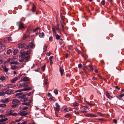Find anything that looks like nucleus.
<instances>
[{"instance_id": "obj_1", "label": "nucleus", "mask_w": 124, "mask_h": 124, "mask_svg": "<svg viewBox=\"0 0 124 124\" xmlns=\"http://www.w3.org/2000/svg\"><path fill=\"white\" fill-rule=\"evenodd\" d=\"M56 26L55 27L54 26H52V30L53 31V30L54 28L55 29V31H57L58 33L60 34L61 33V30L59 27L60 25L59 24V21L57 20H56Z\"/></svg>"}, {"instance_id": "obj_2", "label": "nucleus", "mask_w": 124, "mask_h": 124, "mask_svg": "<svg viewBox=\"0 0 124 124\" xmlns=\"http://www.w3.org/2000/svg\"><path fill=\"white\" fill-rule=\"evenodd\" d=\"M19 103V101L17 99L13 100L12 102V104L13 105H12L11 107L12 108H15L18 107Z\"/></svg>"}, {"instance_id": "obj_3", "label": "nucleus", "mask_w": 124, "mask_h": 124, "mask_svg": "<svg viewBox=\"0 0 124 124\" xmlns=\"http://www.w3.org/2000/svg\"><path fill=\"white\" fill-rule=\"evenodd\" d=\"M5 41L4 40L0 41V52L3 51L6 48V46L4 44Z\"/></svg>"}, {"instance_id": "obj_4", "label": "nucleus", "mask_w": 124, "mask_h": 124, "mask_svg": "<svg viewBox=\"0 0 124 124\" xmlns=\"http://www.w3.org/2000/svg\"><path fill=\"white\" fill-rule=\"evenodd\" d=\"M16 98L17 99H23L25 96V95L23 92L17 93L15 94Z\"/></svg>"}, {"instance_id": "obj_5", "label": "nucleus", "mask_w": 124, "mask_h": 124, "mask_svg": "<svg viewBox=\"0 0 124 124\" xmlns=\"http://www.w3.org/2000/svg\"><path fill=\"white\" fill-rule=\"evenodd\" d=\"M7 114L8 116H16L18 115V114L14 112L13 110H10L8 111Z\"/></svg>"}, {"instance_id": "obj_6", "label": "nucleus", "mask_w": 124, "mask_h": 124, "mask_svg": "<svg viewBox=\"0 0 124 124\" xmlns=\"http://www.w3.org/2000/svg\"><path fill=\"white\" fill-rule=\"evenodd\" d=\"M21 56L19 57V61L21 62H23L24 61V55L21 52Z\"/></svg>"}, {"instance_id": "obj_7", "label": "nucleus", "mask_w": 124, "mask_h": 124, "mask_svg": "<svg viewBox=\"0 0 124 124\" xmlns=\"http://www.w3.org/2000/svg\"><path fill=\"white\" fill-rule=\"evenodd\" d=\"M17 24L18 25L19 29H21L24 27V24L21 21L17 22Z\"/></svg>"}, {"instance_id": "obj_8", "label": "nucleus", "mask_w": 124, "mask_h": 124, "mask_svg": "<svg viewBox=\"0 0 124 124\" xmlns=\"http://www.w3.org/2000/svg\"><path fill=\"white\" fill-rule=\"evenodd\" d=\"M34 46V44L32 42H31L27 46H25L24 48L28 49V48H33Z\"/></svg>"}, {"instance_id": "obj_9", "label": "nucleus", "mask_w": 124, "mask_h": 124, "mask_svg": "<svg viewBox=\"0 0 124 124\" xmlns=\"http://www.w3.org/2000/svg\"><path fill=\"white\" fill-rule=\"evenodd\" d=\"M53 31L54 35L56 37V39L57 40L60 39L61 37V36L58 34H56V31H55L54 28V29Z\"/></svg>"}, {"instance_id": "obj_10", "label": "nucleus", "mask_w": 124, "mask_h": 124, "mask_svg": "<svg viewBox=\"0 0 124 124\" xmlns=\"http://www.w3.org/2000/svg\"><path fill=\"white\" fill-rule=\"evenodd\" d=\"M26 44L25 43L22 42L18 44V47L20 48H22L23 47H24L26 46Z\"/></svg>"}, {"instance_id": "obj_11", "label": "nucleus", "mask_w": 124, "mask_h": 124, "mask_svg": "<svg viewBox=\"0 0 124 124\" xmlns=\"http://www.w3.org/2000/svg\"><path fill=\"white\" fill-rule=\"evenodd\" d=\"M10 101V98H8L2 99L1 100V102L2 103H6L9 102Z\"/></svg>"}, {"instance_id": "obj_12", "label": "nucleus", "mask_w": 124, "mask_h": 124, "mask_svg": "<svg viewBox=\"0 0 124 124\" xmlns=\"http://www.w3.org/2000/svg\"><path fill=\"white\" fill-rule=\"evenodd\" d=\"M31 50H27L26 52H25L24 51H21V52H22L23 54L25 56V55H28L30 54L31 53Z\"/></svg>"}, {"instance_id": "obj_13", "label": "nucleus", "mask_w": 124, "mask_h": 124, "mask_svg": "<svg viewBox=\"0 0 124 124\" xmlns=\"http://www.w3.org/2000/svg\"><path fill=\"white\" fill-rule=\"evenodd\" d=\"M106 95L107 98L110 100H111V98H113V97L112 96L110 95L108 91H107Z\"/></svg>"}, {"instance_id": "obj_14", "label": "nucleus", "mask_w": 124, "mask_h": 124, "mask_svg": "<svg viewBox=\"0 0 124 124\" xmlns=\"http://www.w3.org/2000/svg\"><path fill=\"white\" fill-rule=\"evenodd\" d=\"M12 92V90L11 89H9L7 90L5 92L6 94L8 95L11 94Z\"/></svg>"}, {"instance_id": "obj_15", "label": "nucleus", "mask_w": 124, "mask_h": 124, "mask_svg": "<svg viewBox=\"0 0 124 124\" xmlns=\"http://www.w3.org/2000/svg\"><path fill=\"white\" fill-rule=\"evenodd\" d=\"M24 60L25 59L26 61L28 62L30 58V55L26 56L25 55L24 56Z\"/></svg>"}, {"instance_id": "obj_16", "label": "nucleus", "mask_w": 124, "mask_h": 124, "mask_svg": "<svg viewBox=\"0 0 124 124\" xmlns=\"http://www.w3.org/2000/svg\"><path fill=\"white\" fill-rule=\"evenodd\" d=\"M29 81V78L27 77H24L22 81L21 80V82L23 81Z\"/></svg>"}, {"instance_id": "obj_17", "label": "nucleus", "mask_w": 124, "mask_h": 124, "mask_svg": "<svg viewBox=\"0 0 124 124\" xmlns=\"http://www.w3.org/2000/svg\"><path fill=\"white\" fill-rule=\"evenodd\" d=\"M16 86L12 84H8L7 85V87L8 88L15 87Z\"/></svg>"}, {"instance_id": "obj_18", "label": "nucleus", "mask_w": 124, "mask_h": 124, "mask_svg": "<svg viewBox=\"0 0 124 124\" xmlns=\"http://www.w3.org/2000/svg\"><path fill=\"white\" fill-rule=\"evenodd\" d=\"M18 79V78L17 77H15L12 79L11 80V82L12 83H15L16 81Z\"/></svg>"}, {"instance_id": "obj_19", "label": "nucleus", "mask_w": 124, "mask_h": 124, "mask_svg": "<svg viewBox=\"0 0 124 124\" xmlns=\"http://www.w3.org/2000/svg\"><path fill=\"white\" fill-rule=\"evenodd\" d=\"M27 113L25 111L21 112L20 113V115L22 116H24L27 115Z\"/></svg>"}, {"instance_id": "obj_20", "label": "nucleus", "mask_w": 124, "mask_h": 124, "mask_svg": "<svg viewBox=\"0 0 124 124\" xmlns=\"http://www.w3.org/2000/svg\"><path fill=\"white\" fill-rule=\"evenodd\" d=\"M55 105L56 106V108L57 110L58 111L60 109L59 108L60 107V106L59 105L58 103H56Z\"/></svg>"}, {"instance_id": "obj_21", "label": "nucleus", "mask_w": 124, "mask_h": 124, "mask_svg": "<svg viewBox=\"0 0 124 124\" xmlns=\"http://www.w3.org/2000/svg\"><path fill=\"white\" fill-rule=\"evenodd\" d=\"M2 67L5 72H7L8 71V68H7L6 66H2Z\"/></svg>"}, {"instance_id": "obj_22", "label": "nucleus", "mask_w": 124, "mask_h": 124, "mask_svg": "<svg viewBox=\"0 0 124 124\" xmlns=\"http://www.w3.org/2000/svg\"><path fill=\"white\" fill-rule=\"evenodd\" d=\"M32 87V86H30V87H28V88H26L24 89V91H27L29 90H31Z\"/></svg>"}, {"instance_id": "obj_23", "label": "nucleus", "mask_w": 124, "mask_h": 124, "mask_svg": "<svg viewBox=\"0 0 124 124\" xmlns=\"http://www.w3.org/2000/svg\"><path fill=\"white\" fill-rule=\"evenodd\" d=\"M19 63V62L17 61L12 62H10L11 64H18Z\"/></svg>"}, {"instance_id": "obj_24", "label": "nucleus", "mask_w": 124, "mask_h": 124, "mask_svg": "<svg viewBox=\"0 0 124 124\" xmlns=\"http://www.w3.org/2000/svg\"><path fill=\"white\" fill-rule=\"evenodd\" d=\"M8 119L7 118H2L1 119H0V122H5V121L7 120Z\"/></svg>"}, {"instance_id": "obj_25", "label": "nucleus", "mask_w": 124, "mask_h": 124, "mask_svg": "<svg viewBox=\"0 0 124 124\" xmlns=\"http://www.w3.org/2000/svg\"><path fill=\"white\" fill-rule=\"evenodd\" d=\"M25 85V83H21L19 84V85L18 86V88H20L21 87L24 86Z\"/></svg>"}, {"instance_id": "obj_26", "label": "nucleus", "mask_w": 124, "mask_h": 124, "mask_svg": "<svg viewBox=\"0 0 124 124\" xmlns=\"http://www.w3.org/2000/svg\"><path fill=\"white\" fill-rule=\"evenodd\" d=\"M36 7L34 5L33 7H32V8L31 9V10H32L33 12H34L35 11Z\"/></svg>"}, {"instance_id": "obj_27", "label": "nucleus", "mask_w": 124, "mask_h": 124, "mask_svg": "<svg viewBox=\"0 0 124 124\" xmlns=\"http://www.w3.org/2000/svg\"><path fill=\"white\" fill-rule=\"evenodd\" d=\"M90 117H97L96 115H94L93 114L89 113Z\"/></svg>"}, {"instance_id": "obj_28", "label": "nucleus", "mask_w": 124, "mask_h": 124, "mask_svg": "<svg viewBox=\"0 0 124 124\" xmlns=\"http://www.w3.org/2000/svg\"><path fill=\"white\" fill-rule=\"evenodd\" d=\"M5 77L3 76H1L0 78V79L2 81H3V80H5Z\"/></svg>"}, {"instance_id": "obj_29", "label": "nucleus", "mask_w": 124, "mask_h": 124, "mask_svg": "<svg viewBox=\"0 0 124 124\" xmlns=\"http://www.w3.org/2000/svg\"><path fill=\"white\" fill-rule=\"evenodd\" d=\"M46 66V65L45 64H44L43 66H42L41 68V70L43 71H44L45 70V67Z\"/></svg>"}, {"instance_id": "obj_30", "label": "nucleus", "mask_w": 124, "mask_h": 124, "mask_svg": "<svg viewBox=\"0 0 124 124\" xmlns=\"http://www.w3.org/2000/svg\"><path fill=\"white\" fill-rule=\"evenodd\" d=\"M17 67L16 65L11 66V69L13 70H15L17 69Z\"/></svg>"}, {"instance_id": "obj_31", "label": "nucleus", "mask_w": 124, "mask_h": 124, "mask_svg": "<svg viewBox=\"0 0 124 124\" xmlns=\"http://www.w3.org/2000/svg\"><path fill=\"white\" fill-rule=\"evenodd\" d=\"M23 91H24V89H19L18 90H16L15 91V92L16 93H17L18 92H21Z\"/></svg>"}, {"instance_id": "obj_32", "label": "nucleus", "mask_w": 124, "mask_h": 124, "mask_svg": "<svg viewBox=\"0 0 124 124\" xmlns=\"http://www.w3.org/2000/svg\"><path fill=\"white\" fill-rule=\"evenodd\" d=\"M18 52V50L17 49H16L14 50V55H16L17 54Z\"/></svg>"}, {"instance_id": "obj_33", "label": "nucleus", "mask_w": 124, "mask_h": 124, "mask_svg": "<svg viewBox=\"0 0 124 124\" xmlns=\"http://www.w3.org/2000/svg\"><path fill=\"white\" fill-rule=\"evenodd\" d=\"M44 34L43 32L40 33L39 34V37L41 38H43L44 36Z\"/></svg>"}, {"instance_id": "obj_34", "label": "nucleus", "mask_w": 124, "mask_h": 124, "mask_svg": "<svg viewBox=\"0 0 124 124\" xmlns=\"http://www.w3.org/2000/svg\"><path fill=\"white\" fill-rule=\"evenodd\" d=\"M6 106V104H0V107H5Z\"/></svg>"}, {"instance_id": "obj_35", "label": "nucleus", "mask_w": 124, "mask_h": 124, "mask_svg": "<svg viewBox=\"0 0 124 124\" xmlns=\"http://www.w3.org/2000/svg\"><path fill=\"white\" fill-rule=\"evenodd\" d=\"M59 70H60V71L61 73L62 76L63 74V71L62 70V69L61 67L60 68Z\"/></svg>"}, {"instance_id": "obj_36", "label": "nucleus", "mask_w": 124, "mask_h": 124, "mask_svg": "<svg viewBox=\"0 0 124 124\" xmlns=\"http://www.w3.org/2000/svg\"><path fill=\"white\" fill-rule=\"evenodd\" d=\"M71 114H70L67 113L65 116V117H66L68 118L71 116Z\"/></svg>"}, {"instance_id": "obj_37", "label": "nucleus", "mask_w": 124, "mask_h": 124, "mask_svg": "<svg viewBox=\"0 0 124 124\" xmlns=\"http://www.w3.org/2000/svg\"><path fill=\"white\" fill-rule=\"evenodd\" d=\"M5 94V92H2L0 93V95L1 96H4Z\"/></svg>"}, {"instance_id": "obj_38", "label": "nucleus", "mask_w": 124, "mask_h": 124, "mask_svg": "<svg viewBox=\"0 0 124 124\" xmlns=\"http://www.w3.org/2000/svg\"><path fill=\"white\" fill-rule=\"evenodd\" d=\"M68 48L69 49L72 50L73 49V46L72 45L68 46Z\"/></svg>"}, {"instance_id": "obj_39", "label": "nucleus", "mask_w": 124, "mask_h": 124, "mask_svg": "<svg viewBox=\"0 0 124 124\" xmlns=\"http://www.w3.org/2000/svg\"><path fill=\"white\" fill-rule=\"evenodd\" d=\"M31 29L30 27L29 28L27 29V32L28 33H30L31 31Z\"/></svg>"}, {"instance_id": "obj_40", "label": "nucleus", "mask_w": 124, "mask_h": 124, "mask_svg": "<svg viewBox=\"0 0 124 124\" xmlns=\"http://www.w3.org/2000/svg\"><path fill=\"white\" fill-rule=\"evenodd\" d=\"M12 37H8V41L10 42V41H12Z\"/></svg>"}, {"instance_id": "obj_41", "label": "nucleus", "mask_w": 124, "mask_h": 124, "mask_svg": "<svg viewBox=\"0 0 124 124\" xmlns=\"http://www.w3.org/2000/svg\"><path fill=\"white\" fill-rule=\"evenodd\" d=\"M5 117V116L4 115L1 114L0 115V118H3Z\"/></svg>"}, {"instance_id": "obj_42", "label": "nucleus", "mask_w": 124, "mask_h": 124, "mask_svg": "<svg viewBox=\"0 0 124 124\" xmlns=\"http://www.w3.org/2000/svg\"><path fill=\"white\" fill-rule=\"evenodd\" d=\"M11 52V50L10 49H9L7 51V54H10Z\"/></svg>"}, {"instance_id": "obj_43", "label": "nucleus", "mask_w": 124, "mask_h": 124, "mask_svg": "<svg viewBox=\"0 0 124 124\" xmlns=\"http://www.w3.org/2000/svg\"><path fill=\"white\" fill-rule=\"evenodd\" d=\"M83 108L84 110H86L88 108V107L87 106H85L83 107Z\"/></svg>"}, {"instance_id": "obj_44", "label": "nucleus", "mask_w": 124, "mask_h": 124, "mask_svg": "<svg viewBox=\"0 0 124 124\" xmlns=\"http://www.w3.org/2000/svg\"><path fill=\"white\" fill-rule=\"evenodd\" d=\"M73 105L74 106H76L78 105V104L77 102H74L73 103Z\"/></svg>"}, {"instance_id": "obj_45", "label": "nucleus", "mask_w": 124, "mask_h": 124, "mask_svg": "<svg viewBox=\"0 0 124 124\" xmlns=\"http://www.w3.org/2000/svg\"><path fill=\"white\" fill-rule=\"evenodd\" d=\"M54 92L55 94H58V91L57 90L55 89H54Z\"/></svg>"}, {"instance_id": "obj_46", "label": "nucleus", "mask_w": 124, "mask_h": 124, "mask_svg": "<svg viewBox=\"0 0 124 124\" xmlns=\"http://www.w3.org/2000/svg\"><path fill=\"white\" fill-rule=\"evenodd\" d=\"M22 104L23 105H25L27 106H28L29 105V103H25L24 102L22 103Z\"/></svg>"}, {"instance_id": "obj_47", "label": "nucleus", "mask_w": 124, "mask_h": 124, "mask_svg": "<svg viewBox=\"0 0 124 124\" xmlns=\"http://www.w3.org/2000/svg\"><path fill=\"white\" fill-rule=\"evenodd\" d=\"M27 38V36L26 34H24L23 36V40H25Z\"/></svg>"}, {"instance_id": "obj_48", "label": "nucleus", "mask_w": 124, "mask_h": 124, "mask_svg": "<svg viewBox=\"0 0 124 124\" xmlns=\"http://www.w3.org/2000/svg\"><path fill=\"white\" fill-rule=\"evenodd\" d=\"M47 79H45L44 81V84H45V85H47Z\"/></svg>"}, {"instance_id": "obj_49", "label": "nucleus", "mask_w": 124, "mask_h": 124, "mask_svg": "<svg viewBox=\"0 0 124 124\" xmlns=\"http://www.w3.org/2000/svg\"><path fill=\"white\" fill-rule=\"evenodd\" d=\"M63 40L62 39H60L59 43L60 45H61L62 43Z\"/></svg>"}, {"instance_id": "obj_50", "label": "nucleus", "mask_w": 124, "mask_h": 124, "mask_svg": "<svg viewBox=\"0 0 124 124\" xmlns=\"http://www.w3.org/2000/svg\"><path fill=\"white\" fill-rule=\"evenodd\" d=\"M78 67L79 68H81L82 67V65L81 63H80L78 64Z\"/></svg>"}, {"instance_id": "obj_51", "label": "nucleus", "mask_w": 124, "mask_h": 124, "mask_svg": "<svg viewBox=\"0 0 124 124\" xmlns=\"http://www.w3.org/2000/svg\"><path fill=\"white\" fill-rule=\"evenodd\" d=\"M49 40L50 41H53V37L52 36L50 37L49 38Z\"/></svg>"}, {"instance_id": "obj_52", "label": "nucleus", "mask_w": 124, "mask_h": 124, "mask_svg": "<svg viewBox=\"0 0 124 124\" xmlns=\"http://www.w3.org/2000/svg\"><path fill=\"white\" fill-rule=\"evenodd\" d=\"M47 45H46L44 46V48L45 50V51H46L47 50Z\"/></svg>"}, {"instance_id": "obj_53", "label": "nucleus", "mask_w": 124, "mask_h": 124, "mask_svg": "<svg viewBox=\"0 0 124 124\" xmlns=\"http://www.w3.org/2000/svg\"><path fill=\"white\" fill-rule=\"evenodd\" d=\"M98 114L100 116H103V114L99 112L98 113Z\"/></svg>"}, {"instance_id": "obj_54", "label": "nucleus", "mask_w": 124, "mask_h": 124, "mask_svg": "<svg viewBox=\"0 0 124 124\" xmlns=\"http://www.w3.org/2000/svg\"><path fill=\"white\" fill-rule=\"evenodd\" d=\"M28 109V108L27 107H24L23 109V110H27Z\"/></svg>"}, {"instance_id": "obj_55", "label": "nucleus", "mask_w": 124, "mask_h": 124, "mask_svg": "<svg viewBox=\"0 0 124 124\" xmlns=\"http://www.w3.org/2000/svg\"><path fill=\"white\" fill-rule=\"evenodd\" d=\"M10 58H9L6 61H5V62H9L10 61Z\"/></svg>"}, {"instance_id": "obj_56", "label": "nucleus", "mask_w": 124, "mask_h": 124, "mask_svg": "<svg viewBox=\"0 0 124 124\" xmlns=\"http://www.w3.org/2000/svg\"><path fill=\"white\" fill-rule=\"evenodd\" d=\"M53 56H50L49 58V61L52 60V59L53 58Z\"/></svg>"}, {"instance_id": "obj_57", "label": "nucleus", "mask_w": 124, "mask_h": 124, "mask_svg": "<svg viewBox=\"0 0 124 124\" xmlns=\"http://www.w3.org/2000/svg\"><path fill=\"white\" fill-rule=\"evenodd\" d=\"M85 8H86L87 9V11L89 12L90 13V9H89V8L86 7Z\"/></svg>"}, {"instance_id": "obj_58", "label": "nucleus", "mask_w": 124, "mask_h": 124, "mask_svg": "<svg viewBox=\"0 0 124 124\" xmlns=\"http://www.w3.org/2000/svg\"><path fill=\"white\" fill-rule=\"evenodd\" d=\"M113 121L115 123H116L117 122V121L116 119H114L113 120Z\"/></svg>"}, {"instance_id": "obj_59", "label": "nucleus", "mask_w": 124, "mask_h": 124, "mask_svg": "<svg viewBox=\"0 0 124 124\" xmlns=\"http://www.w3.org/2000/svg\"><path fill=\"white\" fill-rule=\"evenodd\" d=\"M101 4L103 5H104L105 4V1L104 0H102L101 2Z\"/></svg>"}, {"instance_id": "obj_60", "label": "nucleus", "mask_w": 124, "mask_h": 124, "mask_svg": "<svg viewBox=\"0 0 124 124\" xmlns=\"http://www.w3.org/2000/svg\"><path fill=\"white\" fill-rule=\"evenodd\" d=\"M74 112L75 113L77 114H79V112L78 111H77L76 110H75L74 111Z\"/></svg>"}, {"instance_id": "obj_61", "label": "nucleus", "mask_w": 124, "mask_h": 124, "mask_svg": "<svg viewBox=\"0 0 124 124\" xmlns=\"http://www.w3.org/2000/svg\"><path fill=\"white\" fill-rule=\"evenodd\" d=\"M90 69L92 70H93V68L92 66H90Z\"/></svg>"}, {"instance_id": "obj_62", "label": "nucleus", "mask_w": 124, "mask_h": 124, "mask_svg": "<svg viewBox=\"0 0 124 124\" xmlns=\"http://www.w3.org/2000/svg\"><path fill=\"white\" fill-rule=\"evenodd\" d=\"M117 97L118 99H119V100H120L121 99V98H122V97H121L120 96V95H118V96H117Z\"/></svg>"}, {"instance_id": "obj_63", "label": "nucleus", "mask_w": 124, "mask_h": 124, "mask_svg": "<svg viewBox=\"0 0 124 124\" xmlns=\"http://www.w3.org/2000/svg\"><path fill=\"white\" fill-rule=\"evenodd\" d=\"M51 54V53L50 52H49L48 53H46V55H48L49 56Z\"/></svg>"}, {"instance_id": "obj_64", "label": "nucleus", "mask_w": 124, "mask_h": 124, "mask_svg": "<svg viewBox=\"0 0 124 124\" xmlns=\"http://www.w3.org/2000/svg\"><path fill=\"white\" fill-rule=\"evenodd\" d=\"M97 78L94 77H93L92 78V80H97Z\"/></svg>"}]
</instances>
